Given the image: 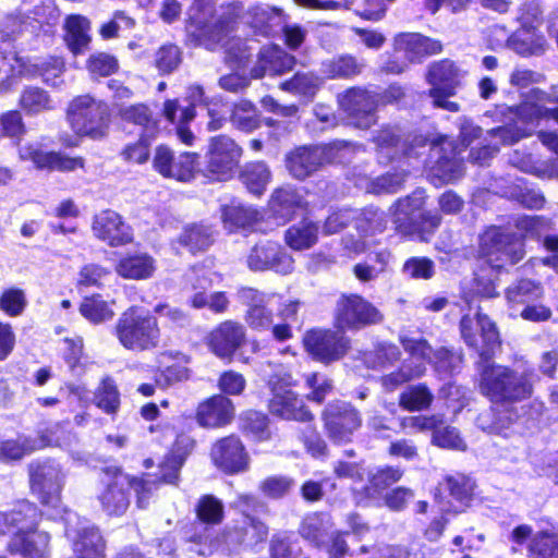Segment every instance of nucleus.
Wrapping results in <instances>:
<instances>
[{"label": "nucleus", "mask_w": 558, "mask_h": 558, "mask_svg": "<svg viewBox=\"0 0 558 558\" xmlns=\"http://www.w3.org/2000/svg\"><path fill=\"white\" fill-rule=\"evenodd\" d=\"M187 32L195 37L199 45L207 49H215L217 45L222 44L226 49V59L228 62H234L239 66H245L248 60V47L241 38L232 37L225 39L232 33L239 9L235 5L221 8L214 11L210 5H201L198 2L192 8Z\"/></svg>", "instance_id": "nucleus-1"}, {"label": "nucleus", "mask_w": 558, "mask_h": 558, "mask_svg": "<svg viewBox=\"0 0 558 558\" xmlns=\"http://www.w3.org/2000/svg\"><path fill=\"white\" fill-rule=\"evenodd\" d=\"M480 392L497 404H515L529 400L539 377L530 365L511 367L493 360L475 362Z\"/></svg>", "instance_id": "nucleus-2"}, {"label": "nucleus", "mask_w": 558, "mask_h": 558, "mask_svg": "<svg viewBox=\"0 0 558 558\" xmlns=\"http://www.w3.org/2000/svg\"><path fill=\"white\" fill-rule=\"evenodd\" d=\"M114 333L123 348L134 352L155 350L161 342L157 318L135 306L121 314L114 326Z\"/></svg>", "instance_id": "nucleus-3"}, {"label": "nucleus", "mask_w": 558, "mask_h": 558, "mask_svg": "<svg viewBox=\"0 0 558 558\" xmlns=\"http://www.w3.org/2000/svg\"><path fill=\"white\" fill-rule=\"evenodd\" d=\"M350 144L336 141L325 145L300 146L287 154L286 168L296 180H305L327 163L341 161Z\"/></svg>", "instance_id": "nucleus-4"}, {"label": "nucleus", "mask_w": 558, "mask_h": 558, "mask_svg": "<svg viewBox=\"0 0 558 558\" xmlns=\"http://www.w3.org/2000/svg\"><path fill=\"white\" fill-rule=\"evenodd\" d=\"M68 120L77 135L98 140L107 134L109 110L105 102L83 95L74 98L69 105Z\"/></svg>", "instance_id": "nucleus-5"}, {"label": "nucleus", "mask_w": 558, "mask_h": 558, "mask_svg": "<svg viewBox=\"0 0 558 558\" xmlns=\"http://www.w3.org/2000/svg\"><path fill=\"white\" fill-rule=\"evenodd\" d=\"M460 333L464 343L475 350L476 362L494 359L500 347V337L496 324L485 314L476 311L474 315L465 314L460 320Z\"/></svg>", "instance_id": "nucleus-6"}, {"label": "nucleus", "mask_w": 558, "mask_h": 558, "mask_svg": "<svg viewBox=\"0 0 558 558\" xmlns=\"http://www.w3.org/2000/svg\"><path fill=\"white\" fill-rule=\"evenodd\" d=\"M384 318V314L373 303L356 293L342 294L335 308L336 326L342 331L378 325Z\"/></svg>", "instance_id": "nucleus-7"}, {"label": "nucleus", "mask_w": 558, "mask_h": 558, "mask_svg": "<svg viewBox=\"0 0 558 558\" xmlns=\"http://www.w3.org/2000/svg\"><path fill=\"white\" fill-rule=\"evenodd\" d=\"M242 148L229 136L218 135L209 140L203 174L213 181H226L235 173Z\"/></svg>", "instance_id": "nucleus-8"}, {"label": "nucleus", "mask_w": 558, "mask_h": 558, "mask_svg": "<svg viewBox=\"0 0 558 558\" xmlns=\"http://www.w3.org/2000/svg\"><path fill=\"white\" fill-rule=\"evenodd\" d=\"M461 77V71L448 59L429 65L426 80L432 85L428 96L432 98L435 108L450 112L460 110V105L449 98L456 95Z\"/></svg>", "instance_id": "nucleus-9"}, {"label": "nucleus", "mask_w": 558, "mask_h": 558, "mask_svg": "<svg viewBox=\"0 0 558 558\" xmlns=\"http://www.w3.org/2000/svg\"><path fill=\"white\" fill-rule=\"evenodd\" d=\"M480 254L492 269H500L523 258V243L511 234L492 228L481 236Z\"/></svg>", "instance_id": "nucleus-10"}, {"label": "nucleus", "mask_w": 558, "mask_h": 558, "mask_svg": "<svg viewBox=\"0 0 558 558\" xmlns=\"http://www.w3.org/2000/svg\"><path fill=\"white\" fill-rule=\"evenodd\" d=\"M293 385L294 381L290 374L276 375L269 380L272 395L268 404L269 411L272 415L283 420L310 422L314 418V415L306 408L303 400L292 391L291 387Z\"/></svg>", "instance_id": "nucleus-11"}, {"label": "nucleus", "mask_w": 558, "mask_h": 558, "mask_svg": "<svg viewBox=\"0 0 558 558\" xmlns=\"http://www.w3.org/2000/svg\"><path fill=\"white\" fill-rule=\"evenodd\" d=\"M156 485L155 480L129 481L126 475L119 473L113 482L107 486L99 499L104 510L112 515H120L125 512L130 505L126 488L132 486L138 496V506L145 507V500L151 494Z\"/></svg>", "instance_id": "nucleus-12"}, {"label": "nucleus", "mask_w": 558, "mask_h": 558, "mask_svg": "<svg viewBox=\"0 0 558 558\" xmlns=\"http://www.w3.org/2000/svg\"><path fill=\"white\" fill-rule=\"evenodd\" d=\"M29 483L33 494L44 505L57 508L64 483V474L53 461L33 462L28 465Z\"/></svg>", "instance_id": "nucleus-13"}, {"label": "nucleus", "mask_w": 558, "mask_h": 558, "mask_svg": "<svg viewBox=\"0 0 558 558\" xmlns=\"http://www.w3.org/2000/svg\"><path fill=\"white\" fill-rule=\"evenodd\" d=\"M325 428L335 442H349L362 424L359 411L345 402L329 403L323 412Z\"/></svg>", "instance_id": "nucleus-14"}, {"label": "nucleus", "mask_w": 558, "mask_h": 558, "mask_svg": "<svg viewBox=\"0 0 558 558\" xmlns=\"http://www.w3.org/2000/svg\"><path fill=\"white\" fill-rule=\"evenodd\" d=\"M338 102L350 123L360 129H368L376 122L377 100L368 90L352 87L339 95Z\"/></svg>", "instance_id": "nucleus-15"}, {"label": "nucleus", "mask_w": 558, "mask_h": 558, "mask_svg": "<svg viewBox=\"0 0 558 558\" xmlns=\"http://www.w3.org/2000/svg\"><path fill=\"white\" fill-rule=\"evenodd\" d=\"M197 159L198 155L195 153H182L174 156L170 148L158 146L154 155L153 166L163 178L179 182H190L195 177Z\"/></svg>", "instance_id": "nucleus-16"}, {"label": "nucleus", "mask_w": 558, "mask_h": 558, "mask_svg": "<svg viewBox=\"0 0 558 558\" xmlns=\"http://www.w3.org/2000/svg\"><path fill=\"white\" fill-rule=\"evenodd\" d=\"M304 345L316 360L329 363L344 355L349 340L338 331L312 330L305 335Z\"/></svg>", "instance_id": "nucleus-17"}, {"label": "nucleus", "mask_w": 558, "mask_h": 558, "mask_svg": "<svg viewBox=\"0 0 558 558\" xmlns=\"http://www.w3.org/2000/svg\"><path fill=\"white\" fill-rule=\"evenodd\" d=\"M293 264V258L279 244L270 241L256 244L247 256V265L252 270L272 269L287 275L292 272Z\"/></svg>", "instance_id": "nucleus-18"}, {"label": "nucleus", "mask_w": 558, "mask_h": 558, "mask_svg": "<svg viewBox=\"0 0 558 558\" xmlns=\"http://www.w3.org/2000/svg\"><path fill=\"white\" fill-rule=\"evenodd\" d=\"M94 235L110 246H121L131 243L133 234L131 228L122 217L110 209L95 215L92 223Z\"/></svg>", "instance_id": "nucleus-19"}, {"label": "nucleus", "mask_w": 558, "mask_h": 558, "mask_svg": "<svg viewBox=\"0 0 558 558\" xmlns=\"http://www.w3.org/2000/svg\"><path fill=\"white\" fill-rule=\"evenodd\" d=\"M21 160H31L37 169L73 171L84 167V159L81 157H69L60 153L45 151L37 144H25L19 148Z\"/></svg>", "instance_id": "nucleus-20"}, {"label": "nucleus", "mask_w": 558, "mask_h": 558, "mask_svg": "<svg viewBox=\"0 0 558 558\" xmlns=\"http://www.w3.org/2000/svg\"><path fill=\"white\" fill-rule=\"evenodd\" d=\"M211 459L219 469L230 474L243 472L248 466V456L235 436L218 440L211 449Z\"/></svg>", "instance_id": "nucleus-21"}, {"label": "nucleus", "mask_w": 558, "mask_h": 558, "mask_svg": "<svg viewBox=\"0 0 558 558\" xmlns=\"http://www.w3.org/2000/svg\"><path fill=\"white\" fill-rule=\"evenodd\" d=\"M555 97L533 88L525 94L523 101L514 109V113L525 122L539 119H553L558 123V110L554 108Z\"/></svg>", "instance_id": "nucleus-22"}, {"label": "nucleus", "mask_w": 558, "mask_h": 558, "mask_svg": "<svg viewBox=\"0 0 558 558\" xmlns=\"http://www.w3.org/2000/svg\"><path fill=\"white\" fill-rule=\"evenodd\" d=\"M241 301L247 306L246 324L254 330H267L272 324V312L267 308L271 295L253 288H243L239 292Z\"/></svg>", "instance_id": "nucleus-23"}, {"label": "nucleus", "mask_w": 558, "mask_h": 558, "mask_svg": "<svg viewBox=\"0 0 558 558\" xmlns=\"http://www.w3.org/2000/svg\"><path fill=\"white\" fill-rule=\"evenodd\" d=\"M396 51L403 52L411 62L440 53L442 45L439 40L429 38L420 33H400L393 37Z\"/></svg>", "instance_id": "nucleus-24"}, {"label": "nucleus", "mask_w": 558, "mask_h": 558, "mask_svg": "<svg viewBox=\"0 0 558 558\" xmlns=\"http://www.w3.org/2000/svg\"><path fill=\"white\" fill-rule=\"evenodd\" d=\"M244 340L242 325L227 320L220 324L208 336V345L214 354L221 359H231Z\"/></svg>", "instance_id": "nucleus-25"}, {"label": "nucleus", "mask_w": 558, "mask_h": 558, "mask_svg": "<svg viewBox=\"0 0 558 558\" xmlns=\"http://www.w3.org/2000/svg\"><path fill=\"white\" fill-rule=\"evenodd\" d=\"M295 59L277 46L263 47L257 56V61L251 70L253 78L265 75H278L293 68Z\"/></svg>", "instance_id": "nucleus-26"}, {"label": "nucleus", "mask_w": 558, "mask_h": 558, "mask_svg": "<svg viewBox=\"0 0 558 558\" xmlns=\"http://www.w3.org/2000/svg\"><path fill=\"white\" fill-rule=\"evenodd\" d=\"M66 534L72 539L70 558H105V541L95 526L68 529Z\"/></svg>", "instance_id": "nucleus-27"}, {"label": "nucleus", "mask_w": 558, "mask_h": 558, "mask_svg": "<svg viewBox=\"0 0 558 558\" xmlns=\"http://www.w3.org/2000/svg\"><path fill=\"white\" fill-rule=\"evenodd\" d=\"M234 415L233 403L222 395H216L202 402L196 412L197 422L205 427L228 424Z\"/></svg>", "instance_id": "nucleus-28"}, {"label": "nucleus", "mask_w": 558, "mask_h": 558, "mask_svg": "<svg viewBox=\"0 0 558 558\" xmlns=\"http://www.w3.org/2000/svg\"><path fill=\"white\" fill-rule=\"evenodd\" d=\"M49 535L45 532L29 531L25 534L13 535L10 542V550L27 558H41L49 545Z\"/></svg>", "instance_id": "nucleus-29"}, {"label": "nucleus", "mask_w": 558, "mask_h": 558, "mask_svg": "<svg viewBox=\"0 0 558 558\" xmlns=\"http://www.w3.org/2000/svg\"><path fill=\"white\" fill-rule=\"evenodd\" d=\"M155 269V259L146 253L123 256L116 265L117 274L131 280L150 278Z\"/></svg>", "instance_id": "nucleus-30"}, {"label": "nucleus", "mask_w": 558, "mask_h": 558, "mask_svg": "<svg viewBox=\"0 0 558 558\" xmlns=\"http://www.w3.org/2000/svg\"><path fill=\"white\" fill-rule=\"evenodd\" d=\"M543 295V289L539 283L530 279H521L513 282L506 290V299L512 315L530 303H534Z\"/></svg>", "instance_id": "nucleus-31"}, {"label": "nucleus", "mask_w": 558, "mask_h": 558, "mask_svg": "<svg viewBox=\"0 0 558 558\" xmlns=\"http://www.w3.org/2000/svg\"><path fill=\"white\" fill-rule=\"evenodd\" d=\"M64 27L66 46L74 54L82 53L90 41L88 20L82 15H71Z\"/></svg>", "instance_id": "nucleus-32"}, {"label": "nucleus", "mask_w": 558, "mask_h": 558, "mask_svg": "<svg viewBox=\"0 0 558 558\" xmlns=\"http://www.w3.org/2000/svg\"><path fill=\"white\" fill-rule=\"evenodd\" d=\"M508 47L523 57L537 56L545 51L546 40L532 29L521 28L514 32L507 40Z\"/></svg>", "instance_id": "nucleus-33"}, {"label": "nucleus", "mask_w": 558, "mask_h": 558, "mask_svg": "<svg viewBox=\"0 0 558 558\" xmlns=\"http://www.w3.org/2000/svg\"><path fill=\"white\" fill-rule=\"evenodd\" d=\"M268 535V526L258 519L245 515L242 525L229 532L228 537L238 544L254 546L264 542Z\"/></svg>", "instance_id": "nucleus-34"}, {"label": "nucleus", "mask_w": 558, "mask_h": 558, "mask_svg": "<svg viewBox=\"0 0 558 558\" xmlns=\"http://www.w3.org/2000/svg\"><path fill=\"white\" fill-rule=\"evenodd\" d=\"M529 558H558V532L543 530L534 533L526 546Z\"/></svg>", "instance_id": "nucleus-35"}, {"label": "nucleus", "mask_w": 558, "mask_h": 558, "mask_svg": "<svg viewBox=\"0 0 558 558\" xmlns=\"http://www.w3.org/2000/svg\"><path fill=\"white\" fill-rule=\"evenodd\" d=\"M434 393L425 384L411 385L399 395V407L409 412L428 410Z\"/></svg>", "instance_id": "nucleus-36"}, {"label": "nucleus", "mask_w": 558, "mask_h": 558, "mask_svg": "<svg viewBox=\"0 0 558 558\" xmlns=\"http://www.w3.org/2000/svg\"><path fill=\"white\" fill-rule=\"evenodd\" d=\"M318 228L308 220L291 226L284 234L286 243L293 250H306L317 241Z\"/></svg>", "instance_id": "nucleus-37"}, {"label": "nucleus", "mask_w": 558, "mask_h": 558, "mask_svg": "<svg viewBox=\"0 0 558 558\" xmlns=\"http://www.w3.org/2000/svg\"><path fill=\"white\" fill-rule=\"evenodd\" d=\"M331 527L332 521L328 513L313 512L303 519L299 532L303 538L319 543Z\"/></svg>", "instance_id": "nucleus-38"}, {"label": "nucleus", "mask_w": 558, "mask_h": 558, "mask_svg": "<svg viewBox=\"0 0 558 558\" xmlns=\"http://www.w3.org/2000/svg\"><path fill=\"white\" fill-rule=\"evenodd\" d=\"M364 62L351 54L341 56L324 64V73L329 78H350L359 75L364 69Z\"/></svg>", "instance_id": "nucleus-39"}, {"label": "nucleus", "mask_w": 558, "mask_h": 558, "mask_svg": "<svg viewBox=\"0 0 558 558\" xmlns=\"http://www.w3.org/2000/svg\"><path fill=\"white\" fill-rule=\"evenodd\" d=\"M123 121L134 123L143 128L145 136H153L157 130V122L146 105L138 104L120 109Z\"/></svg>", "instance_id": "nucleus-40"}, {"label": "nucleus", "mask_w": 558, "mask_h": 558, "mask_svg": "<svg viewBox=\"0 0 558 558\" xmlns=\"http://www.w3.org/2000/svg\"><path fill=\"white\" fill-rule=\"evenodd\" d=\"M241 179L251 193L262 195L270 180V171L264 162H252L245 166Z\"/></svg>", "instance_id": "nucleus-41"}, {"label": "nucleus", "mask_w": 558, "mask_h": 558, "mask_svg": "<svg viewBox=\"0 0 558 558\" xmlns=\"http://www.w3.org/2000/svg\"><path fill=\"white\" fill-rule=\"evenodd\" d=\"M223 222L227 228H246L259 219V213L248 206L231 205L222 210Z\"/></svg>", "instance_id": "nucleus-42"}, {"label": "nucleus", "mask_w": 558, "mask_h": 558, "mask_svg": "<svg viewBox=\"0 0 558 558\" xmlns=\"http://www.w3.org/2000/svg\"><path fill=\"white\" fill-rule=\"evenodd\" d=\"M322 81L313 73H296L291 80L281 83L280 88L307 98L314 97Z\"/></svg>", "instance_id": "nucleus-43"}, {"label": "nucleus", "mask_w": 558, "mask_h": 558, "mask_svg": "<svg viewBox=\"0 0 558 558\" xmlns=\"http://www.w3.org/2000/svg\"><path fill=\"white\" fill-rule=\"evenodd\" d=\"M230 120L233 126L244 132H252L259 126L256 108L248 100H241L234 105Z\"/></svg>", "instance_id": "nucleus-44"}, {"label": "nucleus", "mask_w": 558, "mask_h": 558, "mask_svg": "<svg viewBox=\"0 0 558 558\" xmlns=\"http://www.w3.org/2000/svg\"><path fill=\"white\" fill-rule=\"evenodd\" d=\"M196 514L204 523L219 524L225 514L223 504L213 495H204L196 505Z\"/></svg>", "instance_id": "nucleus-45"}, {"label": "nucleus", "mask_w": 558, "mask_h": 558, "mask_svg": "<svg viewBox=\"0 0 558 558\" xmlns=\"http://www.w3.org/2000/svg\"><path fill=\"white\" fill-rule=\"evenodd\" d=\"M95 401L98 408L107 413H114L120 405V393L114 381L107 377L102 379L95 392Z\"/></svg>", "instance_id": "nucleus-46"}, {"label": "nucleus", "mask_w": 558, "mask_h": 558, "mask_svg": "<svg viewBox=\"0 0 558 558\" xmlns=\"http://www.w3.org/2000/svg\"><path fill=\"white\" fill-rule=\"evenodd\" d=\"M11 514L15 515V534H25L33 531L39 518L37 507L28 501H22L16 505L15 508L11 510Z\"/></svg>", "instance_id": "nucleus-47"}, {"label": "nucleus", "mask_w": 558, "mask_h": 558, "mask_svg": "<svg viewBox=\"0 0 558 558\" xmlns=\"http://www.w3.org/2000/svg\"><path fill=\"white\" fill-rule=\"evenodd\" d=\"M432 444L452 450L464 451L466 445L460 437L459 432L452 426H445L442 423L433 429Z\"/></svg>", "instance_id": "nucleus-48"}, {"label": "nucleus", "mask_w": 558, "mask_h": 558, "mask_svg": "<svg viewBox=\"0 0 558 558\" xmlns=\"http://www.w3.org/2000/svg\"><path fill=\"white\" fill-rule=\"evenodd\" d=\"M80 312L86 319L95 324L111 319L114 315L113 311L99 296L85 298Z\"/></svg>", "instance_id": "nucleus-49"}, {"label": "nucleus", "mask_w": 558, "mask_h": 558, "mask_svg": "<svg viewBox=\"0 0 558 558\" xmlns=\"http://www.w3.org/2000/svg\"><path fill=\"white\" fill-rule=\"evenodd\" d=\"M425 372L423 365L411 367L403 364L398 371L381 377V385L387 391H393L399 386L421 377Z\"/></svg>", "instance_id": "nucleus-50"}, {"label": "nucleus", "mask_w": 558, "mask_h": 558, "mask_svg": "<svg viewBox=\"0 0 558 558\" xmlns=\"http://www.w3.org/2000/svg\"><path fill=\"white\" fill-rule=\"evenodd\" d=\"M20 104L29 113H39L52 108L48 94L39 87H27L24 89Z\"/></svg>", "instance_id": "nucleus-51"}, {"label": "nucleus", "mask_w": 558, "mask_h": 558, "mask_svg": "<svg viewBox=\"0 0 558 558\" xmlns=\"http://www.w3.org/2000/svg\"><path fill=\"white\" fill-rule=\"evenodd\" d=\"M35 450V446L27 437L20 436L16 439L4 440L0 444V460H20Z\"/></svg>", "instance_id": "nucleus-52"}, {"label": "nucleus", "mask_w": 558, "mask_h": 558, "mask_svg": "<svg viewBox=\"0 0 558 558\" xmlns=\"http://www.w3.org/2000/svg\"><path fill=\"white\" fill-rule=\"evenodd\" d=\"M179 241L191 252H196L206 250L211 244L213 239L208 229L202 226H192L183 231Z\"/></svg>", "instance_id": "nucleus-53"}, {"label": "nucleus", "mask_w": 558, "mask_h": 558, "mask_svg": "<svg viewBox=\"0 0 558 558\" xmlns=\"http://www.w3.org/2000/svg\"><path fill=\"white\" fill-rule=\"evenodd\" d=\"M433 174L442 182H451L463 173V162L456 155L439 157L432 168Z\"/></svg>", "instance_id": "nucleus-54"}, {"label": "nucleus", "mask_w": 558, "mask_h": 558, "mask_svg": "<svg viewBox=\"0 0 558 558\" xmlns=\"http://www.w3.org/2000/svg\"><path fill=\"white\" fill-rule=\"evenodd\" d=\"M255 27H275L282 23V10L268 4H257L250 11Z\"/></svg>", "instance_id": "nucleus-55"}, {"label": "nucleus", "mask_w": 558, "mask_h": 558, "mask_svg": "<svg viewBox=\"0 0 558 558\" xmlns=\"http://www.w3.org/2000/svg\"><path fill=\"white\" fill-rule=\"evenodd\" d=\"M293 486V478L283 475H275L263 480L258 487L264 496L279 499L288 495Z\"/></svg>", "instance_id": "nucleus-56"}, {"label": "nucleus", "mask_w": 558, "mask_h": 558, "mask_svg": "<svg viewBox=\"0 0 558 558\" xmlns=\"http://www.w3.org/2000/svg\"><path fill=\"white\" fill-rule=\"evenodd\" d=\"M26 304V296L22 289L10 288L4 290L0 296V310L11 317L20 316Z\"/></svg>", "instance_id": "nucleus-57"}, {"label": "nucleus", "mask_w": 558, "mask_h": 558, "mask_svg": "<svg viewBox=\"0 0 558 558\" xmlns=\"http://www.w3.org/2000/svg\"><path fill=\"white\" fill-rule=\"evenodd\" d=\"M31 71L14 51L0 52V85L11 76L25 75Z\"/></svg>", "instance_id": "nucleus-58"}, {"label": "nucleus", "mask_w": 558, "mask_h": 558, "mask_svg": "<svg viewBox=\"0 0 558 558\" xmlns=\"http://www.w3.org/2000/svg\"><path fill=\"white\" fill-rule=\"evenodd\" d=\"M118 60L106 52L93 53L87 60V69L93 76H109L118 70Z\"/></svg>", "instance_id": "nucleus-59"}, {"label": "nucleus", "mask_w": 558, "mask_h": 558, "mask_svg": "<svg viewBox=\"0 0 558 558\" xmlns=\"http://www.w3.org/2000/svg\"><path fill=\"white\" fill-rule=\"evenodd\" d=\"M403 473V470L397 466L380 468L369 477V488L380 493L398 483L402 478Z\"/></svg>", "instance_id": "nucleus-60"}, {"label": "nucleus", "mask_w": 558, "mask_h": 558, "mask_svg": "<svg viewBox=\"0 0 558 558\" xmlns=\"http://www.w3.org/2000/svg\"><path fill=\"white\" fill-rule=\"evenodd\" d=\"M387 219L384 211L367 208L359 218L357 228L366 235L380 233L386 229Z\"/></svg>", "instance_id": "nucleus-61"}, {"label": "nucleus", "mask_w": 558, "mask_h": 558, "mask_svg": "<svg viewBox=\"0 0 558 558\" xmlns=\"http://www.w3.org/2000/svg\"><path fill=\"white\" fill-rule=\"evenodd\" d=\"M3 32L8 35H19L24 33H35L38 27L39 23L36 19L31 16H25L22 14H10L8 15L3 23Z\"/></svg>", "instance_id": "nucleus-62"}, {"label": "nucleus", "mask_w": 558, "mask_h": 558, "mask_svg": "<svg viewBox=\"0 0 558 558\" xmlns=\"http://www.w3.org/2000/svg\"><path fill=\"white\" fill-rule=\"evenodd\" d=\"M305 385L311 389L306 398L317 403H322L333 387L329 378L318 373L307 374Z\"/></svg>", "instance_id": "nucleus-63"}, {"label": "nucleus", "mask_w": 558, "mask_h": 558, "mask_svg": "<svg viewBox=\"0 0 558 558\" xmlns=\"http://www.w3.org/2000/svg\"><path fill=\"white\" fill-rule=\"evenodd\" d=\"M181 62V53L178 46L169 44L161 46L156 52L155 65L161 73H170Z\"/></svg>", "instance_id": "nucleus-64"}]
</instances>
